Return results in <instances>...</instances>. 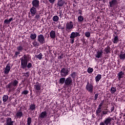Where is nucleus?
Wrapping results in <instances>:
<instances>
[{
    "label": "nucleus",
    "instance_id": "obj_45",
    "mask_svg": "<svg viewBox=\"0 0 125 125\" xmlns=\"http://www.w3.org/2000/svg\"><path fill=\"white\" fill-rule=\"evenodd\" d=\"M4 23L6 24V25H8V24H10L9 21H8V20L7 19L4 20Z\"/></svg>",
    "mask_w": 125,
    "mask_h": 125
},
{
    "label": "nucleus",
    "instance_id": "obj_20",
    "mask_svg": "<svg viewBox=\"0 0 125 125\" xmlns=\"http://www.w3.org/2000/svg\"><path fill=\"white\" fill-rule=\"evenodd\" d=\"M109 4L110 7H113L114 5H117V4H118V0H112L109 2Z\"/></svg>",
    "mask_w": 125,
    "mask_h": 125
},
{
    "label": "nucleus",
    "instance_id": "obj_56",
    "mask_svg": "<svg viewBox=\"0 0 125 125\" xmlns=\"http://www.w3.org/2000/svg\"><path fill=\"white\" fill-rule=\"evenodd\" d=\"M60 59H62L63 58V55H61L59 56Z\"/></svg>",
    "mask_w": 125,
    "mask_h": 125
},
{
    "label": "nucleus",
    "instance_id": "obj_48",
    "mask_svg": "<svg viewBox=\"0 0 125 125\" xmlns=\"http://www.w3.org/2000/svg\"><path fill=\"white\" fill-rule=\"evenodd\" d=\"M49 2L51 3V4H54L55 2V0H48Z\"/></svg>",
    "mask_w": 125,
    "mask_h": 125
},
{
    "label": "nucleus",
    "instance_id": "obj_31",
    "mask_svg": "<svg viewBox=\"0 0 125 125\" xmlns=\"http://www.w3.org/2000/svg\"><path fill=\"white\" fill-rule=\"evenodd\" d=\"M30 39L33 40H35L37 39V34L31 33L30 34Z\"/></svg>",
    "mask_w": 125,
    "mask_h": 125
},
{
    "label": "nucleus",
    "instance_id": "obj_37",
    "mask_svg": "<svg viewBox=\"0 0 125 125\" xmlns=\"http://www.w3.org/2000/svg\"><path fill=\"white\" fill-rule=\"evenodd\" d=\"M70 76L72 79H76V77H77V72H73L71 74Z\"/></svg>",
    "mask_w": 125,
    "mask_h": 125
},
{
    "label": "nucleus",
    "instance_id": "obj_44",
    "mask_svg": "<svg viewBox=\"0 0 125 125\" xmlns=\"http://www.w3.org/2000/svg\"><path fill=\"white\" fill-rule=\"evenodd\" d=\"M28 93H29V91L28 90H23V91L21 92V94H24V95H27Z\"/></svg>",
    "mask_w": 125,
    "mask_h": 125
},
{
    "label": "nucleus",
    "instance_id": "obj_47",
    "mask_svg": "<svg viewBox=\"0 0 125 125\" xmlns=\"http://www.w3.org/2000/svg\"><path fill=\"white\" fill-rule=\"evenodd\" d=\"M19 54H20V52L19 51L16 52L14 55L15 57H17Z\"/></svg>",
    "mask_w": 125,
    "mask_h": 125
},
{
    "label": "nucleus",
    "instance_id": "obj_29",
    "mask_svg": "<svg viewBox=\"0 0 125 125\" xmlns=\"http://www.w3.org/2000/svg\"><path fill=\"white\" fill-rule=\"evenodd\" d=\"M66 81V78L65 77H62L60 79L59 81V83H61V84H65Z\"/></svg>",
    "mask_w": 125,
    "mask_h": 125
},
{
    "label": "nucleus",
    "instance_id": "obj_33",
    "mask_svg": "<svg viewBox=\"0 0 125 125\" xmlns=\"http://www.w3.org/2000/svg\"><path fill=\"white\" fill-rule=\"evenodd\" d=\"M116 91H117V88L114 87H112L111 88L110 92H111V94H114V93H115V92H116Z\"/></svg>",
    "mask_w": 125,
    "mask_h": 125
},
{
    "label": "nucleus",
    "instance_id": "obj_27",
    "mask_svg": "<svg viewBox=\"0 0 125 125\" xmlns=\"http://www.w3.org/2000/svg\"><path fill=\"white\" fill-rule=\"evenodd\" d=\"M32 44L34 46V47H35L36 48H38L39 46H40V43L36 42V41H34L32 42Z\"/></svg>",
    "mask_w": 125,
    "mask_h": 125
},
{
    "label": "nucleus",
    "instance_id": "obj_43",
    "mask_svg": "<svg viewBox=\"0 0 125 125\" xmlns=\"http://www.w3.org/2000/svg\"><path fill=\"white\" fill-rule=\"evenodd\" d=\"M85 36L86 38H89L90 37V32L89 31L86 32L85 33Z\"/></svg>",
    "mask_w": 125,
    "mask_h": 125
},
{
    "label": "nucleus",
    "instance_id": "obj_36",
    "mask_svg": "<svg viewBox=\"0 0 125 125\" xmlns=\"http://www.w3.org/2000/svg\"><path fill=\"white\" fill-rule=\"evenodd\" d=\"M59 17L58 16H54L53 17V21L54 22H57V21H59Z\"/></svg>",
    "mask_w": 125,
    "mask_h": 125
},
{
    "label": "nucleus",
    "instance_id": "obj_7",
    "mask_svg": "<svg viewBox=\"0 0 125 125\" xmlns=\"http://www.w3.org/2000/svg\"><path fill=\"white\" fill-rule=\"evenodd\" d=\"M37 41L40 44H43V43H45V38H44V36H43V35L42 34L38 35Z\"/></svg>",
    "mask_w": 125,
    "mask_h": 125
},
{
    "label": "nucleus",
    "instance_id": "obj_22",
    "mask_svg": "<svg viewBox=\"0 0 125 125\" xmlns=\"http://www.w3.org/2000/svg\"><path fill=\"white\" fill-rule=\"evenodd\" d=\"M6 125H13V121L11 118H7L6 119Z\"/></svg>",
    "mask_w": 125,
    "mask_h": 125
},
{
    "label": "nucleus",
    "instance_id": "obj_38",
    "mask_svg": "<svg viewBox=\"0 0 125 125\" xmlns=\"http://www.w3.org/2000/svg\"><path fill=\"white\" fill-rule=\"evenodd\" d=\"M102 108H98L96 111V116H98V115H99V114L102 112V110H101Z\"/></svg>",
    "mask_w": 125,
    "mask_h": 125
},
{
    "label": "nucleus",
    "instance_id": "obj_49",
    "mask_svg": "<svg viewBox=\"0 0 125 125\" xmlns=\"http://www.w3.org/2000/svg\"><path fill=\"white\" fill-rule=\"evenodd\" d=\"M98 95H99V94L98 93L95 94V97H94L95 100H97V98H98Z\"/></svg>",
    "mask_w": 125,
    "mask_h": 125
},
{
    "label": "nucleus",
    "instance_id": "obj_55",
    "mask_svg": "<svg viewBox=\"0 0 125 125\" xmlns=\"http://www.w3.org/2000/svg\"><path fill=\"white\" fill-rule=\"evenodd\" d=\"M99 125H106L103 122H102L100 123Z\"/></svg>",
    "mask_w": 125,
    "mask_h": 125
},
{
    "label": "nucleus",
    "instance_id": "obj_17",
    "mask_svg": "<svg viewBox=\"0 0 125 125\" xmlns=\"http://www.w3.org/2000/svg\"><path fill=\"white\" fill-rule=\"evenodd\" d=\"M41 87L42 85L39 82H37L36 84L34 85V89L36 91H39L41 89Z\"/></svg>",
    "mask_w": 125,
    "mask_h": 125
},
{
    "label": "nucleus",
    "instance_id": "obj_50",
    "mask_svg": "<svg viewBox=\"0 0 125 125\" xmlns=\"http://www.w3.org/2000/svg\"><path fill=\"white\" fill-rule=\"evenodd\" d=\"M114 110H115V106H113L111 107L110 113H113V111H114Z\"/></svg>",
    "mask_w": 125,
    "mask_h": 125
},
{
    "label": "nucleus",
    "instance_id": "obj_30",
    "mask_svg": "<svg viewBox=\"0 0 125 125\" xmlns=\"http://www.w3.org/2000/svg\"><path fill=\"white\" fill-rule=\"evenodd\" d=\"M104 51L106 54H108V53H110L111 51V48H110L109 46H107L106 47L104 48Z\"/></svg>",
    "mask_w": 125,
    "mask_h": 125
},
{
    "label": "nucleus",
    "instance_id": "obj_11",
    "mask_svg": "<svg viewBox=\"0 0 125 125\" xmlns=\"http://www.w3.org/2000/svg\"><path fill=\"white\" fill-rule=\"evenodd\" d=\"M33 7L36 8H40V0H33L32 2Z\"/></svg>",
    "mask_w": 125,
    "mask_h": 125
},
{
    "label": "nucleus",
    "instance_id": "obj_4",
    "mask_svg": "<svg viewBox=\"0 0 125 125\" xmlns=\"http://www.w3.org/2000/svg\"><path fill=\"white\" fill-rule=\"evenodd\" d=\"M77 37H81V34L79 32H72L70 34V39L71 43L73 44L75 42V38Z\"/></svg>",
    "mask_w": 125,
    "mask_h": 125
},
{
    "label": "nucleus",
    "instance_id": "obj_52",
    "mask_svg": "<svg viewBox=\"0 0 125 125\" xmlns=\"http://www.w3.org/2000/svg\"><path fill=\"white\" fill-rule=\"evenodd\" d=\"M58 28L60 30H64V27H62V26H61L60 25L58 27Z\"/></svg>",
    "mask_w": 125,
    "mask_h": 125
},
{
    "label": "nucleus",
    "instance_id": "obj_6",
    "mask_svg": "<svg viewBox=\"0 0 125 125\" xmlns=\"http://www.w3.org/2000/svg\"><path fill=\"white\" fill-rule=\"evenodd\" d=\"M73 85V79H72V77H68L66 79H65V83L64 84V86H66V87H69V86H71V85Z\"/></svg>",
    "mask_w": 125,
    "mask_h": 125
},
{
    "label": "nucleus",
    "instance_id": "obj_28",
    "mask_svg": "<svg viewBox=\"0 0 125 125\" xmlns=\"http://www.w3.org/2000/svg\"><path fill=\"white\" fill-rule=\"evenodd\" d=\"M102 78V75H101V74H98L95 78L96 82L98 83V82H99V81L101 80Z\"/></svg>",
    "mask_w": 125,
    "mask_h": 125
},
{
    "label": "nucleus",
    "instance_id": "obj_24",
    "mask_svg": "<svg viewBox=\"0 0 125 125\" xmlns=\"http://www.w3.org/2000/svg\"><path fill=\"white\" fill-rule=\"evenodd\" d=\"M50 37L51 39H55L56 37V33L54 30H51L50 32Z\"/></svg>",
    "mask_w": 125,
    "mask_h": 125
},
{
    "label": "nucleus",
    "instance_id": "obj_25",
    "mask_svg": "<svg viewBox=\"0 0 125 125\" xmlns=\"http://www.w3.org/2000/svg\"><path fill=\"white\" fill-rule=\"evenodd\" d=\"M125 75V72L123 71H121L118 73V80L120 81L122 78H124V75Z\"/></svg>",
    "mask_w": 125,
    "mask_h": 125
},
{
    "label": "nucleus",
    "instance_id": "obj_21",
    "mask_svg": "<svg viewBox=\"0 0 125 125\" xmlns=\"http://www.w3.org/2000/svg\"><path fill=\"white\" fill-rule=\"evenodd\" d=\"M103 53V52L102 51V50H101L100 51H98L97 52V54L95 55V57H96V58H101Z\"/></svg>",
    "mask_w": 125,
    "mask_h": 125
},
{
    "label": "nucleus",
    "instance_id": "obj_42",
    "mask_svg": "<svg viewBox=\"0 0 125 125\" xmlns=\"http://www.w3.org/2000/svg\"><path fill=\"white\" fill-rule=\"evenodd\" d=\"M59 17H60V18H62L63 17V11L62 10L59 12Z\"/></svg>",
    "mask_w": 125,
    "mask_h": 125
},
{
    "label": "nucleus",
    "instance_id": "obj_54",
    "mask_svg": "<svg viewBox=\"0 0 125 125\" xmlns=\"http://www.w3.org/2000/svg\"><path fill=\"white\" fill-rule=\"evenodd\" d=\"M9 22L10 23L11 22V21H13V18H10L9 20H8Z\"/></svg>",
    "mask_w": 125,
    "mask_h": 125
},
{
    "label": "nucleus",
    "instance_id": "obj_35",
    "mask_svg": "<svg viewBox=\"0 0 125 125\" xmlns=\"http://www.w3.org/2000/svg\"><path fill=\"white\" fill-rule=\"evenodd\" d=\"M2 100L4 103L6 102L8 100V96L7 95H4L2 97Z\"/></svg>",
    "mask_w": 125,
    "mask_h": 125
},
{
    "label": "nucleus",
    "instance_id": "obj_14",
    "mask_svg": "<svg viewBox=\"0 0 125 125\" xmlns=\"http://www.w3.org/2000/svg\"><path fill=\"white\" fill-rule=\"evenodd\" d=\"M11 69V67H10V63L6 64V66L4 70V74H5V75L9 74V72L10 71Z\"/></svg>",
    "mask_w": 125,
    "mask_h": 125
},
{
    "label": "nucleus",
    "instance_id": "obj_19",
    "mask_svg": "<svg viewBox=\"0 0 125 125\" xmlns=\"http://www.w3.org/2000/svg\"><path fill=\"white\" fill-rule=\"evenodd\" d=\"M29 111H36V104H31L29 105Z\"/></svg>",
    "mask_w": 125,
    "mask_h": 125
},
{
    "label": "nucleus",
    "instance_id": "obj_18",
    "mask_svg": "<svg viewBox=\"0 0 125 125\" xmlns=\"http://www.w3.org/2000/svg\"><path fill=\"white\" fill-rule=\"evenodd\" d=\"M37 8H36L35 7H32V8L30 9V13L32 16L36 15L37 13Z\"/></svg>",
    "mask_w": 125,
    "mask_h": 125
},
{
    "label": "nucleus",
    "instance_id": "obj_32",
    "mask_svg": "<svg viewBox=\"0 0 125 125\" xmlns=\"http://www.w3.org/2000/svg\"><path fill=\"white\" fill-rule=\"evenodd\" d=\"M42 54L40 53L39 55H35L36 58L37 59H39V60H42Z\"/></svg>",
    "mask_w": 125,
    "mask_h": 125
},
{
    "label": "nucleus",
    "instance_id": "obj_9",
    "mask_svg": "<svg viewBox=\"0 0 125 125\" xmlns=\"http://www.w3.org/2000/svg\"><path fill=\"white\" fill-rule=\"evenodd\" d=\"M112 121H114V118L109 116L106 118L103 122L105 125H112Z\"/></svg>",
    "mask_w": 125,
    "mask_h": 125
},
{
    "label": "nucleus",
    "instance_id": "obj_2",
    "mask_svg": "<svg viewBox=\"0 0 125 125\" xmlns=\"http://www.w3.org/2000/svg\"><path fill=\"white\" fill-rule=\"evenodd\" d=\"M19 82L18 81L15 80L13 82H11L8 84L6 85V88L9 89V92L13 91L15 90L16 87L18 85Z\"/></svg>",
    "mask_w": 125,
    "mask_h": 125
},
{
    "label": "nucleus",
    "instance_id": "obj_53",
    "mask_svg": "<svg viewBox=\"0 0 125 125\" xmlns=\"http://www.w3.org/2000/svg\"><path fill=\"white\" fill-rule=\"evenodd\" d=\"M79 14H80V15H83V11L81 10H79Z\"/></svg>",
    "mask_w": 125,
    "mask_h": 125
},
{
    "label": "nucleus",
    "instance_id": "obj_46",
    "mask_svg": "<svg viewBox=\"0 0 125 125\" xmlns=\"http://www.w3.org/2000/svg\"><path fill=\"white\" fill-rule=\"evenodd\" d=\"M104 103V101H103L102 102H101L100 104L99 105L98 108L100 109H102V106H103V103Z\"/></svg>",
    "mask_w": 125,
    "mask_h": 125
},
{
    "label": "nucleus",
    "instance_id": "obj_12",
    "mask_svg": "<svg viewBox=\"0 0 125 125\" xmlns=\"http://www.w3.org/2000/svg\"><path fill=\"white\" fill-rule=\"evenodd\" d=\"M23 115L24 114H23V112L21 111V109H20L17 112L15 117L16 118V119H21V118L23 117Z\"/></svg>",
    "mask_w": 125,
    "mask_h": 125
},
{
    "label": "nucleus",
    "instance_id": "obj_57",
    "mask_svg": "<svg viewBox=\"0 0 125 125\" xmlns=\"http://www.w3.org/2000/svg\"><path fill=\"white\" fill-rule=\"evenodd\" d=\"M51 48V46H49V51L50 52L51 51V50H50Z\"/></svg>",
    "mask_w": 125,
    "mask_h": 125
},
{
    "label": "nucleus",
    "instance_id": "obj_3",
    "mask_svg": "<svg viewBox=\"0 0 125 125\" xmlns=\"http://www.w3.org/2000/svg\"><path fill=\"white\" fill-rule=\"evenodd\" d=\"M94 86H93V84L92 83H89V82H87V84L86 85V90L89 93H93Z\"/></svg>",
    "mask_w": 125,
    "mask_h": 125
},
{
    "label": "nucleus",
    "instance_id": "obj_10",
    "mask_svg": "<svg viewBox=\"0 0 125 125\" xmlns=\"http://www.w3.org/2000/svg\"><path fill=\"white\" fill-rule=\"evenodd\" d=\"M17 49L18 51H20V52H22L23 50H25V51H27V48H26V45L25 44H21L19 45L17 47Z\"/></svg>",
    "mask_w": 125,
    "mask_h": 125
},
{
    "label": "nucleus",
    "instance_id": "obj_59",
    "mask_svg": "<svg viewBox=\"0 0 125 125\" xmlns=\"http://www.w3.org/2000/svg\"><path fill=\"white\" fill-rule=\"evenodd\" d=\"M74 3H77V1H76V0H74Z\"/></svg>",
    "mask_w": 125,
    "mask_h": 125
},
{
    "label": "nucleus",
    "instance_id": "obj_15",
    "mask_svg": "<svg viewBox=\"0 0 125 125\" xmlns=\"http://www.w3.org/2000/svg\"><path fill=\"white\" fill-rule=\"evenodd\" d=\"M64 4H66L65 1L64 0H58V2L57 3V7H62L64 6Z\"/></svg>",
    "mask_w": 125,
    "mask_h": 125
},
{
    "label": "nucleus",
    "instance_id": "obj_26",
    "mask_svg": "<svg viewBox=\"0 0 125 125\" xmlns=\"http://www.w3.org/2000/svg\"><path fill=\"white\" fill-rule=\"evenodd\" d=\"M119 58L121 60H125V53L121 51V54L119 55Z\"/></svg>",
    "mask_w": 125,
    "mask_h": 125
},
{
    "label": "nucleus",
    "instance_id": "obj_51",
    "mask_svg": "<svg viewBox=\"0 0 125 125\" xmlns=\"http://www.w3.org/2000/svg\"><path fill=\"white\" fill-rule=\"evenodd\" d=\"M40 17H41V16L40 15V14H37L36 16H35V18L36 19H39V18H40Z\"/></svg>",
    "mask_w": 125,
    "mask_h": 125
},
{
    "label": "nucleus",
    "instance_id": "obj_58",
    "mask_svg": "<svg viewBox=\"0 0 125 125\" xmlns=\"http://www.w3.org/2000/svg\"><path fill=\"white\" fill-rule=\"evenodd\" d=\"M73 5L74 7H76V4H73Z\"/></svg>",
    "mask_w": 125,
    "mask_h": 125
},
{
    "label": "nucleus",
    "instance_id": "obj_1",
    "mask_svg": "<svg viewBox=\"0 0 125 125\" xmlns=\"http://www.w3.org/2000/svg\"><path fill=\"white\" fill-rule=\"evenodd\" d=\"M21 67L22 69H25V68H28L30 69L32 66V63L28 62L29 60V55H24L22 58L21 59Z\"/></svg>",
    "mask_w": 125,
    "mask_h": 125
},
{
    "label": "nucleus",
    "instance_id": "obj_60",
    "mask_svg": "<svg viewBox=\"0 0 125 125\" xmlns=\"http://www.w3.org/2000/svg\"><path fill=\"white\" fill-rule=\"evenodd\" d=\"M1 103H2V102H1V101H0V105H1Z\"/></svg>",
    "mask_w": 125,
    "mask_h": 125
},
{
    "label": "nucleus",
    "instance_id": "obj_5",
    "mask_svg": "<svg viewBox=\"0 0 125 125\" xmlns=\"http://www.w3.org/2000/svg\"><path fill=\"white\" fill-rule=\"evenodd\" d=\"M69 72L70 71H69V69H68V68H62L60 71L61 77L62 78H65V77H67V76L69 75Z\"/></svg>",
    "mask_w": 125,
    "mask_h": 125
},
{
    "label": "nucleus",
    "instance_id": "obj_13",
    "mask_svg": "<svg viewBox=\"0 0 125 125\" xmlns=\"http://www.w3.org/2000/svg\"><path fill=\"white\" fill-rule=\"evenodd\" d=\"M110 113H111V111H110L108 109L105 108L102 111L101 116V117H104V116H106V115H109Z\"/></svg>",
    "mask_w": 125,
    "mask_h": 125
},
{
    "label": "nucleus",
    "instance_id": "obj_41",
    "mask_svg": "<svg viewBox=\"0 0 125 125\" xmlns=\"http://www.w3.org/2000/svg\"><path fill=\"white\" fill-rule=\"evenodd\" d=\"M87 72H88V73H89V74H91L92 73V72H93V68H92L91 67H89L87 69Z\"/></svg>",
    "mask_w": 125,
    "mask_h": 125
},
{
    "label": "nucleus",
    "instance_id": "obj_8",
    "mask_svg": "<svg viewBox=\"0 0 125 125\" xmlns=\"http://www.w3.org/2000/svg\"><path fill=\"white\" fill-rule=\"evenodd\" d=\"M74 27V24L73 21H69V22L66 23V28L65 30L67 33H70Z\"/></svg>",
    "mask_w": 125,
    "mask_h": 125
},
{
    "label": "nucleus",
    "instance_id": "obj_34",
    "mask_svg": "<svg viewBox=\"0 0 125 125\" xmlns=\"http://www.w3.org/2000/svg\"><path fill=\"white\" fill-rule=\"evenodd\" d=\"M84 18L83 16L80 15L78 17V22H83Z\"/></svg>",
    "mask_w": 125,
    "mask_h": 125
},
{
    "label": "nucleus",
    "instance_id": "obj_16",
    "mask_svg": "<svg viewBox=\"0 0 125 125\" xmlns=\"http://www.w3.org/2000/svg\"><path fill=\"white\" fill-rule=\"evenodd\" d=\"M40 119H45L47 117V112L46 111H42L39 116Z\"/></svg>",
    "mask_w": 125,
    "mask_h": 125
},
{
    "label": "nucleus",
    "instance_id": "obj_40",
    "mask_svg": "<svg viewBox=\"0 0 125 125\" xmlns=\"http://www.w3.org/2000/svg\"><path fill=\"white\" fill-rule=\"evenodd\" d=\"M23 77H26V78H29L30 77V73L26 72V73H23Z\"/></svg>",
    "mask_w": 125,
    "mask_h": 125
},
{
    "label": "nucleus",
    "instance_id": "obj_61",
    "mask_svg": "<svg viewBox=\"0 0 125 125\" xmlns=\"http://www.w3.org/2000/svg\"><path fill=\"white\" fill-rule=\"evenodd\" d=\"M103 2H105V0H103Z\"/></svg>",
    "mask_w": 125,
    "mask_h": 125
},
{
    "label": "nucleus",
    "instance_id": "obj_39",
    "mask_svg": "<svg viewBox=\"0 0 125 125\" xmlns=\"http://www.w3.org/2000/svg\"><path fill=\"white\" fill-rule=\"evenodd\" d=\"M31 124H32V118L28 117L27 118V125H31Z\"/></svg>",
    "mask_w": 125,
    "mask_h": 125
},
{
    "label": "nucleus",
    "instance_id": "obj_23",
    "mask_svg": "<svg viewBox=\"0 0 125 125\" xmlns=\"http://www.w3.org/2000/svg\"><path fill=\"white\" fill-rule=\"evenodd\" d=\"M113 39H112V42L113 43H118L119 42V36H113Z\"/></svg>",
    "mask_w": 125,
    "mask_h": 125
}]
</instances>
